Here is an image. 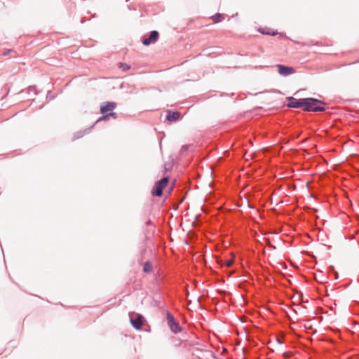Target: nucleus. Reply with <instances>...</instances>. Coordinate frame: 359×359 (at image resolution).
I'll return each instance as SVG.
<instances>
[{
	"label": "nucleus",
	"instance_id": "obj_1",
	"mask_svg": "<svg viewBox=\"0 0 359 359\" xmlns=\"http://www.w3.org/2000/svg\"><path fill=\"white\" fill-rule=\"evenodd\" d=\"M303 107L306 111H324L325 108L318 106V104H323L320 100L315 98H303Z\"/></svg>",
	"mask_w": 359,
	"mask_h": 359
},
{
	"label": "nucleus",
	"instance_id": "obj_2",
	"mask_svg": "<svg viewBox=\"0 0 359 359\" xmlns=\"http://www.w3.org/2000/svg\"><path fill=\"white\" fill-rule=\"evenodd\" d=\"M116 107V104L113 102H107L104 103L100 107V112L104 115L102 118H100L98 121L100 120H107L109 116H113L114 118L116 117V114L114 112H110L109 114H107L108 111H112Z\"/></svg>",
	"mask_w": 359,
	"mask_h": 359
},
{
	"label": "nucleus",
	"instance_id": "obj_3",
	"mask_svg": "<svg viewBox=\"0 0 359 359\" xmlns=\"http://www.w3.org/2000/svg\"><path fill=\"white\" fill-rule=\"evenodd\" d=\"M168 182L169 178L168 177H164L161 180L156 182L151 191L153 196H161L163 194V190L168 185Z\"/></svg>",
	"mask_w": 359,
	"mask_h": 359
},
{
	"label": "nucleus",
	"instance_id": "obj_4",
	"mask_svg": "<svg viewBox=\"0 0 359 359\" xmlns=\"http://www.w3.org/2000/svg\"><path fill=\"white\" fill-rule=\"evenodd\" d=\"M144 317L138 313H133L130 314V321L132 325L137 330H140L144 323Z\"/></svg>",
	"mask_w": 359,
	"mask_h": 359
},
{
	"label": "nucleus",
	"instance_id": "obj_5",
	"mask_svg": "<svg viewBox=\"0 0 359 359\" xmlns=\"http://www.w3.org/2000/svg\"><path fill=\"white\" fill-rule=\"evenodd\" d=\"M166 318L168 325L173 332L177 333L181 331L180 324L175 321L174 316L169 311H167Z\"/></svg>",
	"mask_w": 359,
	"mask_h": 359
},
{
	"label": "nucleus",
	"instance_id": "obj_6",
	"mask_svg": "<svg viewBox=\"0 0 359 359\" xmlns=\"http://www.w3.org/2000/svg\"><path fill=\"white\" fill-rule=\"evenodd\" d=\"M159 34L157 31H151L148 36H145L143 39L142 43L149 46L155 43L158 39Z\"/></svg>",
	"mask_w": 359,
	"mask_h": 359
},
{
	"label": "nucleus",
	"instance_id": "obj_7",
	"mask_svg": "<svg viewBox=\"0 0 359 359\" xmlns=\"http://www.w3.org/2000/svg\"><path fill=\"white\" fill-rule=\"evenodd\" d=\"M278 73L283 76H289L293 73H294L295 70L292 67L285 66L283 65H277Z\"/></svg>",
	"mask_w": 359,
	"mask_h": 359
},
{
	"label": "nucleus",
	"instance_id": "obj_8",
	"mask_svg": "<svg viewBox=\"0 0 359 359\" xmlns=\"http://www.w3.org/2000/svg\"><path fill=\"white\" fill-rule=\"evenodd\" d=\"M289 103L287 106L290 108H301L303 107V98L302 99H295L293 97H287Z\"/></svg>",
	"mask_w": 359,
	"mask_h": 359
},
{
	"label": "nucleus",
	"instance_id": "obj_9",
	"mask_svg": "<svg viewBox=\"0 0 359 359\" xmlns=\"http://www.w3.org/2000/svg\"><path fill=\"white\" fill-rule=\"evenodd\" d=\"M180 116L181 114L178 111H168L166 116V119L169 121H176L180 119Z\"/></svg>",
	"mask_w": 359,
	"mask_h": 359
},
{
	"label": "nucleus",
	"instance_id": "obj_10",
	"mask_svg": "<svg viewBox=\"0 0 359 359\" xmlns=\"http://www.w3.org/2000/svg\"><path fill=\"white\" fill-rule=\"evenodd\" d=\"M153 266L150 262H146L143 266V271L145 273H150L152 271Z\"/></svg>",
	"mask_w": 359,
	"mask_h": 359
},
{
	"label": "nucleus",
	"instance_id": "obj_11",
	"mask_svg": "<svg viewBox=\"0 0 359 359\" xmlns=\"http://www.w3.org/2000/svg\"><path fill=\"white\" fill-rule=\"evenodd\" d=\"M212 19H213L214 22H221L224 19V18L222 14L217 13V14L215 15L214 16H212Z\"/></svg>",
	"mask_w": 359,
	"mask_h": 359
},
{
	"label": "nucleus",
	"instance_id": "obj_12",
	"mask_svg": "<svg viewBox=\"0 0 359 359\" xmlns=\"http://www.w3.org/2000/svg\"><path fill=\"white\" fill-rule=\"evenodd\" d=\"M119 67L123 70V71H126V70H128L130 68V66L128 65V64L126 63H119Z\"/></svg>",
	"mask_w": 359,
	"mask_h": 359
},
{
	"label": "nucleus",
	"instance_id": "obj_13",
	"mask_svg": "<svg viewBox=\"0 0 359 359\" xmlns=\"http://www.w3.org/2000/svg\"><path fill=\"white\" fill-rule=\"evenodd\" d=\"M233 259H229L224 262V265L226 267H231L233 264Z\"/></svg>",
	"mask_w": 359,
	"mask_h": 359
},
{
	"label": "nucleus",
	"instance_id": "obj_14",
	"mask_svg": "<svg viewBox=\"0 0 359 359\" xmlns=\"http://www.w3.org/2000/svg\"><path fill=\"white\" fill-rule=\"evenodd\" d=\"M75 135H76V137H74V139L80 138V137H83V132L79 131V132L76 133V134Z\"/></svg>",
	"mask_w": 359,
	"mask_h": 359
},
{
	"label": "nucleus",
	"instance_id": "obj_15",
	"mask_svg": "<svg viewBox=\"0 0 359 359\" xmlns=\"http://www.w3.org/2000/svg\"><path fill=\"white\" fill-rule=\"evenodd\" d=\"M277 341H278V344H282L283 343L282 341L280 339H278Z\"/></svg>",
	"mask_w": 359,
	"mask_h": 359
},
{
	"label": "nucleus",
	"instance_id": "obj_16",
	"mask_svg": "<svg viewBox=\"0 0 359 359\" xmlns=\"http://www.w3.org/2000/svg\"><path fill=\"white\" fill-rule=\"evenodd\" d=\"M151 224V221L150 220H148L147 222H146V224L147 225H149Z\"/></svg>",
	"mask_w": 359,
	"mask_h": 359
},
{
	"label": "nucleus",
	"instance_id": "obj_17",
	"mask_svg": "<svg viewBox=\"0 0 359 359\" xmlns=\"http://www.w3.org/2000/svg\"><path fill=\"white\" fill-rule=\"evenodd\" d=\"M35 90V87H30L29 90Z\"/></svg>",
	"mask_w": 359,
	"mask_h": 359
},
{
	"label": "nucleus",
	"instance_id": "obj_18",
	"mask_svg": "<svg viewBox=\"0 0 359 359\" xmlns=\"http://www.w3.org/2000/svg\"><path fill=\"white\" fill-rule=\"evenodd\" d=\"M187 149V146H183L182 149L186 150Z\"/></svg>",
	"mask_w": 359,
	"mask_h": 359
}]
</instances>
